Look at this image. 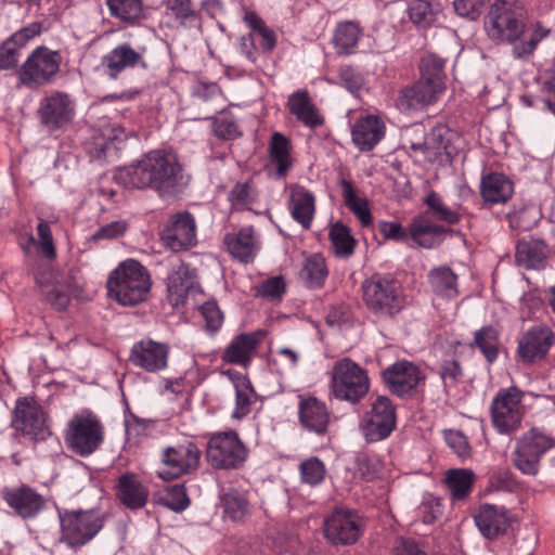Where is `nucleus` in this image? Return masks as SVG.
<instances>
[{
	"instance_id": "nucleus-23",
	"label": "nucleus",
	"mask_w": 555,
	"mask_h": 555,
	"mask_svg": "<svg viewBox=\"0 0 555 555\" xmlns=\"http://www.w3.org/2000/svg\"><path fill=\"white\" fill-rule=\"evenodd\" d=\"M285 191L292 218L305 230H309L317 210L314 194L297 183L287 184Z\"/></svg>"
},
{
	"instance_id": "nucleus-49",
	"label": "nucleus",
	"mask_w": 555,
	"mask_h": 555,
	"mask_svg": "<svg viewBox=\"0 0 555 555\" xmlns=\"http://www.w3.org/2000/svg\"><path fill=\"white\" fill-rule=\"evenodd\" d=\"M165 14L181 26H190L197 21L198 14L192 0H166Z\"/></svg>"
},
{
	"instance_id": "nucleus-34",
	"label": "nucleus",
	"mask_w": 555,
	"mask_h": 555,
	"mask_svg": "<svg viewBox=\"0 0 555 555\" xmlns=\"http://www.w3.org/2000/svg\"><path fill=\"white\" fill-rule=\"evenodd\" d=\"M256 333H243L235 336L225 348L222 360L232 364L247 365L259 344Z\"/></svg>"
},
{
	"instance_id": "nucleus-27",
	"label": "nucleus",
	"mask_w": 555,
	"mask_h": 555,
	"mask_svg": "<svg viewBox=\"0 0 555 555\" xmlns=\"http://www.w3.org/2000/svg\"><path fill=\"white\" fill-rule=\"evenodd\" d=\"M141 63H143L142 54L129 43L115 47L102 57L101 62L105 74L112 79H117L121 72L134 68Z\"/></svg>"
},
{
	"instance_id": "nucleus-26",
	"label": "nucleus",
	"mask_w": 555,
	"mask_h": 555,
	"mask_svg": "<svg viewBox=\"0 0 555 555\" xmlns=\"http://www.w3.org/2000/svg\"><path fill=\"white\" fill-rule=\"evenodd\" d=\"M302 427L317 435H324L330 424V412L324 402L314 397L301 398L298 405Z\"/></svg>"
},
{
	"instance_id": "nucleus-64",
	"label": "nucleus",
	"mask_w": 555,
	"mask_h": 555,
	"mask_svg": "<svg viewBox=\"0 0 555 555\" xmlns=\"http://www.w3.org/2000/svg\"><path fill=\"white\" fill-rule=\"evenodd\" d=\"M21 49L10 39L0 46V69H11L17 66Z\"/></svg>"
},
{
	"instance_id": "nucleus-18",
	"label": "nucleus",
	"mask_w": 555,
	"mask_h": 555,
	"mask_svg": "<svg viewBox=\"0 0 555 555\" xmlns=\"http://www.w3.org/2000/svg\"><path fill=\"white\" fill-rule=\"evenodd\" d=\"M555 343V333L546 324H535L520 337L517 353L522 362L534 363L546 358Z\"/></svg>"
},
{
	"instance_id": "nucleus-38",
	"label": "nucleus",
	"mask_w": 555,
	"mask_h": 555,
	"mask_svg": "<svg viewBox=\"0 0 555 555\" xmlns=\"http://www.w3.org/2000/svg\"><path fill=\"white\" fill-rule=\"evenodd\" d=\"M224 374L230 378L235 389V409L232 417L242 420L250 412V405L255 397L254 389L246 376L232 371H228Z\"/></svg>"
},
{
	"instance_id": "nucleus-14",
	"label": "nucleus",
	"mask_w": 555,
	"mask_h": 555,
	"mask_svg": "<svg viewBox=\"0 0 555 555\" xmlns=\"http://www.w3.org/2000/svg\"><path fill=\"white\" fill-rule=\"evenodd\" d=\"M38 115L49 131L64 129L74 119L75 102L69 94L54 91L40 101Z\"/></svg>"
},
{
	"instance_id": "nucleus-6",
	"label": "nucleus",
	"mask_w": 555,
	"mask_h": 555,
	"mask_svg": "<svg viewBox=\"0 0 555 555\" xmlns=\"http://www.w3.org/2000/svg\"><path fill=\"white\" fill-rule=\"evenodd\" d=\"M60 541L77 548L91 541L103 528L104 517L99 511H59Z\"/></svg>"
},
{
	"instance_id": "nucleus-39",
	"label": "nucleus",
	"mask_w": 555,
	"mask_h": 555,
	"mask_svg": "<svg viewBox=\"0 0 555 555\" xmlns=\"http://www.w3.org/2000/svg\"><path fill=\"white\" fill-rule=\"evenodd\" d=\"M431 291L443 298H454L459 294L457 275L448 266H439L428 272Z\"/></svg>"
},
{
	"instance_id": "nucleus-53",
	"label": "nucleus",
	"mask_w": 555,
	"mask_h": 555,
	"mask_svg": "<svg viewBox=\"0 0 555 555\" xmlns=\"http://www.w3.org/2000/svg\"><path fill=\"white\" fill-rule=\"evenodd\" d=\"M525 444H528V451L537 453L538 456L542 457L546 451L555 447V439L541 430L533 428L524 434L516 442V446L518 447H522Z\"/></svg>"
},
{
	"instance_id": "nucleus-5",
	"label": "nucleus",
	"mask_w": 555,
	"mask_h": 555,
	"mask_svg": "<svg viewBox=\"0 0 555 555\" xmlns=\"http://www.w3.org/2000/svg\"><path fill=\"white\" fill-rule=\"evenodd\" d=\"M64 439L69 450L80 456L94 453L104 440V426L91 411L75 414L68 422Z\"/></svg>"
},
{
	"instance_id": "nucleus-57",
	"label": "nucleus",
	"mask_w": 555,
	"mask_h": 555,
	"mask_svg": "<svg viewBox=\"0 0 555 555\" xmlns=\"http://www.w3.org/2000/svg\"><path fill=\"white\" fill-rule=\"evenodd\" d=\"M160 503L167 508L176 513H180L189 507L190 500L184 487L176 485L168 490L164 498L160 499Z\"/></svg>"
},
{
	"instance_id": "nucleus-24",
	"label": "nucleus",
	"mask_w": 555,
	"mask_h": 555,
	"mask_svg": "<svg viewBox=\"0 0 555 555\" xmlns=\"http://www.w3.org/2000/svg\"><path fill=\"white\" fill-rule=\"evenodd\" d=\"M129 133L124 127L113 124L105 127L101 135L95 137L88 147L90 157L94 160H112L128 139Z\"/></svg>"
},
{
	"instance_id": "nucleus-59",
	"label": "nucleus",
	"mask_w": 555,
	"mask_h": 555,
	"mask_svg": "<svg viewBox=\"0 0 555 555\" xmlns=\"http://www.w3.org/2000/svg\"><path fill=\"white\" fill-rule=\"evenodd\" d=\"M201 313L205 320V328L216 333L222 325L223 314L215 301H207L201 306Z\"/></svg>"
},
{
	"instance_id": "nucleus-44",
	"label": "nucleus",
	"mask_w": 555,
	"mask_h": 555,
	"mask_svg": "<svg viewBox=\"0 0 555 555\" xmlns=\"http://www.w3.org/2000/svg\"><path fill=\"white\" fill-rule=\"evenodd\" d=\"M328 237L337 257L349 258L353 255L357 241L347 225L341 222L334 223L330 229Z\"/></svg>"
},
{
	"instance_id": "nucleus-11",
	"label": "nucleus",
	"mask_w": 555,
	"mask_h": 555,
	"mask_svg": "<svg viewBox=\"0 0 555 555\" xmlns=\"http://www.w3.org/2000/svg\"><path fill=\"white\" fill-rule=\"evenodd\" d=\"M524 415L521 392L516 388L500 391L493 399L491 416L494 427L501 434H511L520 426Z\"/></svg>"
},
{
	"instance_id": "nucleus-7",
	"label": "nucleus",
	"mask_w": 555,
	"mask_h": 555,
	"mask_svg": "<svg viewBox=\"0 0 555 555\" xmlns=\"http://www.w3.org/2000/svg\"><path fill=\"white\" fill-rule=\"evenodd\" d=\"M61 63L62 55L59 51L44 46L37 47L18 68V81L31 89L46 86L56 77Z\"/></svg>"
},
{
	"instance_id": "nucleus-15",
	"label": "nucleus",
	"mask_w": 555,
	"mask_h": 555,
	"mask_svg": "<svg viewBox=\"0 0 555 555\" xmlns=\"http://www.w3.org/2000/svg\"><path fill=\"white\" fill-rule=\"evenodd\" d=\"M396 427V411L390 399L379 396L372 403L362 429L364 437L370 442L386 439Z\"/></svg>"
},
{
	"instance_id": "nucleus-56",
	"label": "nucleus",
	"mask_w": 555,
	"mask_h": 555,
	"mask_svg": "<svg viewBox=\"0 0 555 555\" xmlns=\"http://www.w3.org/2000/svg\"><path fill=\"white\" fill-rule=\"evenodd\" d=\"M409 15L414 24L429 25L435 17V12L429 0H414L409 7Z\"/></svg>"
},
{
	"instance_id": "nucleus-60",
	"label": "nucleus",
	"mask_w": 555,
	"mask_h": 555,
	"mask_svg": "<svg viewBox=\"0 0 555 555\" xmlns=\"http://www.w3.org/2000/svg\"><path fill=\"white\" fill-rule=\"evenodd\" d=\"M486 0H453L456 14L461 17L476 21L481 15Z\"/></svg>"
},
{
	"instance_id": "nucleus-47",
	"label": "nucleus",
	"mask_w": 555,
	"mask_h": 555,
	"mask_svg": "<svg viewBox=\"0 0 555 555\" xmlns=\"http://www.w3.org/2000/svg\"><path fill=\"white\" fill-rule=\"evenodd\" d=\"M224 514L232 520H242L249 513V502L246 493L229 489L221 496Z\"/></svg>"
},
{
	"instance_id": "nucleus-48",
	"label": "nucleus",
	"mask_w": 555,
	"mask_h": 555,
	"mask_svg": "<svg viewBox=\"0 0 555 555\" xmlns=\"http://www.w3.org/2000/svg\"><path fill=\"white\" fill-rule=\"evenodd\" d=\"M111 15L128 24H134L143 16L141 0H107Z\"/></svg>"
},
{
	"instance_id": "nucleus-8",
	"label": "nucleus",
	"mask_w": 555,
	"mask_h": 555,
	"mask_svg": "<svg viewBox=\"0 0 555 555\" xmlns=\"http://www.w3.org/2000/svg\"><path fill=\"white\" fill-rule=\"evenodd\" d=\"M247 449L234 430L219 431L210 436L206 459L216 469H236L247 459Z\"/></svg>"
},
{
	"instance_id": "nucleus-4",
	"label": "nucleus",
	"mask_w": 555,
	"mask_h": 555,
	"mask_svg": "<svg viewBox=\"0 0 555 555\" xmlns=\"http://www.w3.org/2000/svg\"><path fill=\"white\" fill-rule=\"evenodd\" d=\"M525 8L519 0H495L486 17V30L496 41L513 42L524 33Z\"/></svg>"
},
{
	"instance_id": "nucleus-52",
	"label": "nucleus",
	"mask_w": 555,
	"mask_h": 555,
	"mask_svg": "<svg viewBox=\"0 0 555 555\" xmlns=\"http://www.w3.org/2000/svg\"><path fill=\"white\" fill-rule=\"evenodd\" d=\"M474 344L488 362L492 363L499 353V333L492 326H486L475 333Z\"/></svg>"
},
{
	"instance_id": "nucleus-30",
	"label": "nucleus",
	"mask_w": 555,
	"mask_h": 555,
	"mask_svg": "<svg viewBox=\"0 0 555 555\" xmlns=\"http://www.w3.org/2000/svg\"><path fill=\"white\" fill-rule=\"evenodd\" d=\"M384 121L374 115L360 118L352 127V142L360 151H371L385 137Z\"/></svg>"
},
{
	"instance_id": "nucleus-50",
	"label": "nucleus",
	"mask_w": 555,
	"mask_h": 555,
	"mask_svg": "<svg viewBox=\"0 0 555 555\" xmlns=\"http://www.w3.org/2000/svg\"><path fill=\"white\" fill-rule=\"evenodd\" d=\"M300 481L310 487L321 485L326 477V467L317 456H310L300 462L298 466Z\"/></svg>"
},
{
	"instance_id": "nucleus-17",
	"label": "nucleus",
	"mask_w": 555,
	"mask_h": 555,
	"mask_svg": "<svg viewBox=\"0 0 555 555\" xmlns=\"http://www.w3.org/2000/svg\"><path fill=\"white\" fill-rule=\"evenodd\" d=\"M160 238L173 251L193 247L197 242L194 217L188 211L171 216L160 233Z\"/></svg>"
},
{
	"instance_id": "nucleus-21",
	"label": "nucleus",
	"mask_w": 555,
	"mask_h": 555,
	"mask_svg": "<svg viewBox=\"0 0 555 555\" xmlns=\"http://www.w3.org/2000/svg\"><path fill=\"white\" fill-rule=\"evenodd\" d=\"M383 379L392 393L403 397L411 395L424 377L418 366L410 361L401 360L384 370Z\"/></svg>"
},
{
	"instance_id": "nucleus-19",
	"label": "nucleus",
	"mask_w": 555,
	"mask_h": 555,
	"mask_svg": "<svg viewBox=\"0 0 555 555\" xmlns=\"http://www.w3.org/2000/svg\"><path fill=\"white\" fill-rule=\"evenodd\" d=\"M197 289L195 269L179 259L172 261L167 275V293L171 306L177 308L184 305L188 296Z\"/></svg>"
},
{
	"instance_id": "nucleus-3",
	"label": "nucleus",
	"mask_w": 555,
	"mask_h": 555,
	"mask_svg": "<svg viewBox=\"0 0 555 555\" xmlns=\"http://www.w3.org/2000/svg\"><path fill=\"white\" fill-rule=\"evenodd\" d=\"M330 375L331 393L340 401L358 403L370 389L366 370L349 358L336 361Z\"/></svg>"
},
{
	"instance_id": "nucleus-22",
	"label": "nucleus",
	"mask_w": 555,
	"mask_h": 555,
	"mask_svg": "<svg viewBox=\"0 0 555 555\" xmlns=\"http://www.w3.org/2000/svg\"><path fill=\"white\" fill-rule=\"evenodd\" d=\"M46 300L56 310H64L73 293L72 278L54 271H46L36 278Z\"/></svg>"
},
{
	"instance_id": "nucleus-63",
	"label": "nucleus",
	"mask_w": 555,
	"mask_h": 555,
	"mask_svg": "<svg viewBox=\"0 0 555 555\" xmlns=\"http://www.w3.org/2000/svg\"><path fill=\"white\" fill-rule=\"evenodd\" d=\"M440 376L446 388L454 387L462 378L463 371L455 360H447L441 364Z\"/></svg>"
},
{
	"instance_id": "nucleus-46",
	"label": "nucleus",
	"mask_w": 555,
	"mask_h": 555,
	"mask_svg": "<svg viewBox=\"0 0 555 555\" xmlns=\"http://www.w3.org/2000/svg\"><path fill=\"white\" fill-rule=\"evenodd\" d=\"M424 204L427 206L424 215H428L431 220L436 219L448 224H455L460 221L459 211L447 206L441 196L435 191H430L425 196Z\"/></svg>"
},
{
	"instance_id": "nucleus-45",
	"label": "nucleus",
	"mask_w": 555,
	"mask_h": 555,
	"mask_svg": "<svg viewBox=\"0 0 555 555\" xmlns=\"http://www.w3.org/2000/svg\"><path fill=\"white\" fill-rule=\"evenodd\" d=\"M328 271L325 259L314 254L306 259L300 271V276L306 285L310 288H320L324 285Z\"/></svg>"
},
{
	"instance_id": "nucleus-1",
	"label": "nucleus",
	"mask_w": 555,
	"mask_h": 555,
	"mask_svg": "<svg viewBox=\"0 0 555 555\" xmlns=\"http://www.w3.org/2000/svg\"><path fill=\"white\" fill-rule=\"evenodd\" d=\"M117 179L129 189H151L160 197L176 194L185 184L182 166L172 152L154 150L119 170Z\"/></svg>"
},
{
	"instance_id": "nucleus-35",
	"label": "nucleus",
	"mask_w": 555,
	"mask_h": 555,
	"mask_svg": "<svg viewBox=\"0 0 555 555\" xmlns=\"http://www.w3.org/2000/svg\"><path fill=\"white\" fill-rule=\"evenodd\" d=\"M287 107L299 121L309 128L319 127L324 121L307 90L292 93L287 100Z\"/></svg>"
},
{
	"instance_id": "nucleus-33",
	"label": "nucleus",
	"mask_w": 555,
	"mask_h": 555,
	"mask_svg": "<svg viewBox=\"0 0 555 555\" xmlns=\"http://www.w3.org/2000/svg\"><path fill=\"white\" fill-rule=\"evenodd\" d=\"M446 228L435 223L428 215L415 217L409 227V236L421 247L433 248L441 241Z\"/></svg>"
},
{
	"instance_id": "nucleus-2",
	"label": "nucleus",
	"mask_w": 555,
	"mask_h": 555,
	"mask_svg": "<svg viewBox=\"0 0 555 555\" xmlns=\"http://www.w3.org/2000/svg\"><path fill=\"white\" fill-rule=\"evenodd\" d=\"M108 296L121 306H135L147 299L152 280L149 270L138 260L121 261L106 282Z\"/></svg>"
},
{
	"instance_id": "nucleus-9",
	"label": "nucleus",
	"mask_w": 555,
	"mask_h": 555,
	"mask_svg": "<svg viewBox=\"0 0 555 555\" xmlns=\"http://www.w3.org/2000/svg\"><path fill=\"white\" fill-rule=\"evenodd\" d=\"M202 452L191 440L163 449L160 453L162 468L157 476L164 480L177 479L196 470L201 463Z\"/></svg>"
},
{
	"instance_id": "nucleus-40",
	"label": "nucleus",
	"mask_w": 555,
	"mask_h": 555,
	"mask_svg": "<svg viewBox=\"0 0 555 555\" xmlns=\"http://www.w3.org/2000/svg\"><path fill=\"white\" fill-rule=\"evenodd\" d=\"M476 480L475 473L469 468H451L446 472V485L453 500L467 498Z\"/></svg>"
},
{
	"instance_id": "nucleus-43",
	"label": "nucleus",
	"mask_w": 555,
	"mask_h": 555,
	"mask_svg": "<svg viewBox=\"0 0 555 555\" xmlns=\"http://www.w3.org/2000/svg\"><path fill=\"white\" fill-rule=\"evenodd\" d=\"M444 128H435L422 141L411 142L410 149L423 155L425 160L434 162L447 149L443 139Z\"/></svg>"
},
{
	"instance_id": "nucleus-25",
	"label": "nucleus",
	"mask_w": 555,
	"mask_h": 555,
	"mask_svg": "<svg viewBox=\"0 0 555 555\" xmlns=\"http://www.w3.org/2000/svg\"><path fill=\"white\" fill-rule=\"evenodd\" d=\"M443 91L428 80L420 78L413 86L403 89L397 99L401 111H418L435 103Z\"/></svg>"
},
{
	"instance_id": "nucleus-55",
	"label": "nucleus",
	"mask_w": 555,
	"mask_h": 555,
	"mask_svg": "<svg viewBox=\"0 0 555 555\" xmlns=\"http://www.w3.org/2000/svg\"><path fill=\"white\" fill-rule=\"evenodd\" d=\"M527 446L515 447L512 453V462L522 474L534 476L539 472L541 457L537 453L528 451Z\"/></svg>"
},
{
	"instance_id": "nucleus-16",
	"label": "nucleus",
	"mask_w": 555,
	"mask_h": 555,
	"mask_svg": "<svg viewBox=\"0 0 555 555\" xmlns=\"http://www.w3.org/2000/svg\"><path fill=\"white\" fill-rule=\"evenodd\" d=\"M170 347L166 343L150 338L137 341L130 349V362L149 373H157L168 367Z\"/></svg>"
},
{
	"instance_id": "nucleus-28",
	"label": "nucleus",
	"mask_w": 555,
	"mask_h": 555,
	"mask_svg": "<svg viewBox=\"0 0 555 555\" xmlns=\"http://www.w3.org/2000/svg\"><path fill=\"white\" fill-rule=\"evenodd\" d=\"M474 520L483 537L493 539L506 531L509 518L504 506L483 504L475 514Z\"/></svg>"
},
{
	"instance_id": "nucleus-42",
	"label": "nucleus",
	"mask_w": 555,
	"mask_h": 555,
	"mask_svg": "<svg viewBox=\"0 0 555 555\" xmlns=\"http://www.w3.org/2000/svg\"><path fill=\"white\" fill-rule=\"evenodd\" d=\"M339 185L345 205L354 214L362 227H369L372 223V214L367 199L357 195L351 181L341 179Z\"/></svg>"
},
{
	"instance_id": "nucleus-13",
	"label": "nucleus",
	"mask_w": 555,
	"mask_h": 555,
	"mask_svg": "<svg viewBox=\"0 0 555 555\" xmlns=\"http://www.w3.org/2000/svg\"><path fill=\"white\" fill-rule=\"evenodd\" d=\"M12 425L31 440H44L50 435L44 411L30 398L16 401Z\"/></svg>"
},
{
	"instance_id": "nucleus-29",
	"label": "nucleus",
	"mask_w": 555,
	"mask_h": 555,
	"mask_svg": "<svg viewBox=\"0 0 555 555\" xmlns=\"http://www.w3.org/2000/svg\"><path fill=\"white\" fill-rule=\"evenodd\" d=\"M116 495L129 509H140L149 500V488L133 473H126L118 478Z\"/></svg>"
},
{
	"instance_id": "nucleus-58",
	"label": "nucleus",
	"mask_w": 555,
	"mask_h": 555,
	"mask_svg": "<svg viewBox=\"0 0 555 555\" xmlns=\"http://www.w3.org/2000/svg\"><path fill=\"white\" fill-rule=\"evenodd\" d=\"M38 251L48 259L55 257L52 233L48 222L40 220L37 225Z\"/></svg>"
},
{
	"instance_id": "nucleus-10",
	"label": "nucleus",
	"mask_w": 555,
	"mask_h": 555,
	"mask_svg": "<svg viewBox=\"0 0 555 555\" xmlns=\"http://www.w3.org/2000/svg\"><path fill=\"white\" fill-rule=\"evenodd\" d=\"M362 291L364 302L375 312L392 315L402 307L399 283L390 278L375 274L363 282Z\"/></svg>"
},
{
	"instance_id": "nucleus-54",
	"label": "nucleus",
	"mask_w": 555,
	"mask_h": 555,
	"mask_svg": "<svg viewBox=\"0 0 555 555\" xmlns=\"http://www.w3.org/2000/svg\"><path fill=\"white\" fill-rule=\"evenodd\" d=\"M244 21L261 39V48L267 52L272 51L276 44V36L274 31L266 25L262 18H260L255 12L249 11L245 13Z\"/></svg>"
},
{
	"instance_id": "nucleus-61",
	"label": "nucleus",
	"mask_w": 555,
	"mask_h": 555,
	"mask_svg": "<svg viewBox=\"0 0 555 555\" xmlns=\"http://www.w3.org/2000/svg\"><path fill=\"white\" fill-rule=\"evenodd\" d=\"M341 85L353 95L359 96L364 88L362 75L352 67L345 66L339 69Z\"/></svg>"
},
{
	"instance_id": "nucleus-37",
	"label": "nucleus",
	"mask_w": 555,
	"mask_h": 555,
	"mask_svg": "<svg viewBox=\"0 0 555 555\" xmlns=\"http://www.w3.org/2000/svg\"><path fill=\"white\" fill-rule=\"evenodd\" d=\"M516 260L527 269H541L546 260V245L539 238H524L516 246Z\"/></svg>"
},
{
	"instance_id": "nucleus-36",
	"label": "nucleus",
	"mask_w": 555,
	"mask_h": 555,
	"mask_svg": "<svg viewBox=\"0 0 555 555\" xmlns=\"http://www.w3.org/2000/svg\"><path fill=\"white\" fill-rule=\"evenodd\" d=\"M480 193L490 205L503 204L513 195V183L503 175H489L481 180Z\"/></svg>"
},
{
	"instance_id": "nucleus-62",
	"label": "nucleus",
	"mask_w": 555,
	"mask_h": 555,
	"mask_svg": "<svg viewBox=\"0 0 555 555\" xmlns=\"http://www.w3.org/2000/svg\"><path fill=\"white\" fill-rule=\"evenodd\" d=\"M229 199L234 208L243 209L254 201L253 188L248 183H237L231 190Z\"/></svg>"
},
{
	"instance_id": "nucleus-12",
	"label": "nucleus",
	"mask_w": 555,
	"mask_h": 555,
	"mask_svg": "<svg viewBox=\"0 0 555 555\" xmlns=\"http://www.w3.org/2000/svg\"><path fill=\"white\" fill-rule=\"evenodd\" d=\"M324 535L334 545L356 543L362 533V521L359 515L348 508H335L324 520Z\"/></svg>"
},
{
	"instance_id": "nucleus-41",
	"label": "nucleus",
	"mask_w": 555,
	"mask_h": 555,
	"mask_svg": "<svg viewBox=\"0 0 555 555\" xmlns=\"http://www.w3.org/2000/svg\"><path fill=\"white\" fill-rule=\"evenodd\" d=\"M362 30L358 23L352 21L340 22L336 25L333 43L338 54H350L357 47Z\"/></svg>"
},
{
	"instance_id": "nucleus-51",
	"label": "nucleus",
	"mask_w": 555,
	"mask_h": 555,
	"mask_svg": "<svg viewBox=\"0 0 555 555\" xmlns=\"http://www.w3.org/2000/svg\"><path fill=\"white\" fill-rule=\"evenodd\" d=\"M444 60L429 54L422 59L420 69L421 78L428 80L431 85L438 86L440 90H444Z\"/></svg>"
},
{
	"instance_id": "nucleus-32",
	"label": "nucleus",
	"mask_w": 555,
	"mask_h": 555,
	"mask_svg": "<svg viewBox=\"0 0 555 555\" xmlns=\"http://www.w3.org/2000/svg\"><path fill=\"white\" fill-rule=\"evenodd\" d=\"M224 244L234 258L245 263L253 261L259 249V242L253 227H245L235 233L227 234Z\"/></svg>"
},
{
	"instance_id": "nucleus-31",
	"label": "nucleus",
	"mask_w": 555,
	"mask_h": 555,
	"mask_svg": "<svg viewBox=\"0 0 555 555\" xmlns=\"http://www.w3.org/2000/svg\"><path fill=\"white\" fill-rule=\"evenodd\" d=\"M268 154V170L275 179L285 178L293 167L289 140L284 134L274 132L269 143Z\"/></svg>"
},
{
	"instance_id": "nucleus-20",
	"label": "nucleus",
	"mask_w": 555,
	"mask_h": 555,
	"mask_svg": "<svg viewBox=\"0 0 555 555\" xmlns=\"http://www.w3.org/2000/svg\"><path fill=\"white\" fill-rule=\"evenodd\" d=\"M2 499L13 513L24 520L35 519L47 507L43 495L26 485L5 488L2 492Z\"/></svg>"
}]
</instances>
